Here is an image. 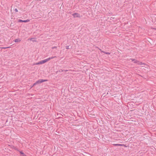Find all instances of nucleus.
<instances>
[{"mask_svg":"<svg viewBox=\"0 0 156 156\" xmlns=\"http://www.w3.org/2000/svg\"><path fill=\"white\" fill-rule=\"evenodd\" d=\"M74 17H81V16L77 13H75L72 14Z\"/></svg>","mask_w":156,"mask_h":156,"instance_id":"1","label":"nucleus"},{"mask_svg":"<svg viewBox=\"0 0 156 156\" xmlns=\"http://www.w3.org/2000/svg\"><path fill=\"white\" fill-rule=\"evenodd\" d=\"M18 22H25V23H26V22H29L30 21V20H19L18 21Z\"/></svg>","mask_w":156,"mask_h":156,"instance_id":"2","label":"nucleus"},{"mask_svg":"<svg viewBox=\"0 0 156 156\" xmlns=\"http://www.w3.org/2000/svg\"><path fill=\"white\" fill-rule=\"evenodd\" d=\"M130 60H131L132 62H134V63H137L138 64H140V62H139L136 60H135V59H130Z\"/></svg>","mask_w":156,"mask_h":156,"instance_id":"3","label":"nucleus"},{"mask_svg":"<svg viewBox=\"0 0 156 156\" xmlns=\"http://www.w3.org/2000/svg\"><path fill=\"white\" fill-rule=\"evenodd\" d=\"M44 64L42 60L41 61L38 62H37L35 64L36 65H38L39 64Z\"/></svg>","mask_w":156,"mask_h":156,"instance_id":"4","label":"nucleus"},{"mask_svg":"<svg viewBox=\"0 0 156 156\" xmlns=\"http://www.w3.org/2000/svg\"><path fill=\"white\" fill-rule=\"evenodd\" d=\"M113 145L115 146H125V145L123 144H114Z\"/></svg>","mask_w":156,"mask_h":156,"instance_id":"5","label":"nucleus"},{"mask_svg":"<svg viewBox=\"0 0 156 156\" xmlns=\"http://www.w3.org/2000/svg\"><path fill=\"white\" fill-rule=\"evenodd\" d=\"M40 83H41L44 82H46L47 81V80H43V79H40L39 80Z\"/></svg>","mask_w":156,"mask_h":156,"instance_id":"6","label":"nucleus"},{"mask_svg":"<svg viewBox=\"0 0 156 156\" xmlns=\"http://www.w3.org/2000/svg\"><path fill=\"white\" fill-rule=\"evenodd\" d=\"M40 83V81L39 80L37 81L35 83H34V84H33V86H34L37 84H39Z\"/></svg>","mask_w":156,"mask_h":156,"instance_id":"7","label":"nucleus"},{"mask_svg":"<svg viewBox=\"0 0 156 156\" xmlns=\"http://www.w3.org/2000/svg\"><path fill=\"white\" fill-rule=\"evenodd\" d=\"M43 61V62L44 63L47 62L48 61V58H46V59H45L44 60H42Z\"/></svg>","mask_w":156,"mask_h":156,"instance_id":"8","label":"nucleus"},{"mask_svg":"<svg viewBox=\"0 0 156 156\" xmlns=\"http://www.w3.org/2000/svg\"><path fill=\"white\" fill-rule=\"evenodd\" d=\"M20 39H15L14 41L15 42H20Z\"/></svg>","mask_w":156,"mask_h":156,"instance_id":"9","label":"nucleus"},{"mask_svg":"<svg viewBox=\"0 0 156 156\" xmlns=\"http://www.w3.org/2000/svg\"><path fill=\"white\" fill-rule=\"evenodd\" d=\"M55 57H56L55 56V57H51L48 58V61H49L50 60H51V59H52L54 58H55Z\"/></svg>","mask_w":156,"mask_h":156,"instance_id":"10","label":"nucleus"},{"mask_svg":"<svg viewBox=\"0 0 156 156\" xmlns=\"http://www.w3.org/2000/svg\"><path fill=\"white\" fill-rule=\"evenodd\" d=\"M103 52L106 54H109V55L110 54V53L109 52H104V51H103Z\"/></svg>","mask_w":156,"mask_h":156,"instance_id":"11","label":"nucleus"},{"mask_svg":"<svg viewBox=\"0 0 156 156\" xmlns=\"http://www.w3.org/2000/svg\"><path fill=\"white\" fill-rule=\"evenodd\" d=\"M14 11H15L16 12H18V10L17 9H16H16H14Z\"/></svg>","mask_w":156,"mask_h":156,"instance_id":"12","label":"nucleus"},{"mask_svg":"<svg viewBox=\"0 0 156 156\" xmlns=\"http://www.w3.org/2000/svg\"><path fill=\"white\" fill-rule=\"evenodd\" d=\"M9 48V47L2 48H3V49H6V48Z\"/></svg>","mask_w":156,"mask_h":156,"instance_id":"13","label":"nucleus"},{"mask_svg":"<svg viewBox=\"0 0 156 156\" xmlns=\"http://www.w3.org/2000/svg\"><path fill=\"white\" fill-rule=\"evenodd\" d=\"M20 153L21 154H22L23 155H24V153L23 152H22V151H21L20 152Z\"/></svg>","mask_w":156,"mask_h":156,"instance_id":"14","label":"nucleus"},{"mask_svg":"<svg viewBox=\"0 0 156 156\" xmlns=\"http://www.w3.org/2000/svg\"><path fill=\"white\" fill-rule=\"evenodd\" d=\"M33 39V38H31V39H30V40H31V41H34V40H32Z\"/></svg>","mask_w":156,"mask_h":156,"instance_id":"15","label":"nucleus"},{"mask_svg":"<svg viewBox=\"0 0 156 156\" xmlns=\"http://www.w3.org/2000/svg\"><path fill=\"white\" fill-rule=\"evenodd\" d=\"M66 48L67 49H68V48H69V46H66Z\"/></svg>","mask_w":156,"mask_h":156,"instance_id":"16","label":"nucleus"},{"mask_svg":"<svg viewBox=\"0 0 156 156\" xmlns=\"http://www.w3.org/2000/svg\"><path fill=\"white\" fill-rule=\"evenodd\" d=\"M56 48V47H53L52 48L53 49H54V48Z\"/></svg>","mask_w":156,"mask_h":156,"instance_id":"17","label":"nucleus"}]
</instances>
